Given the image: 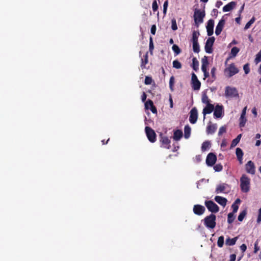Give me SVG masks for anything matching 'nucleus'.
Masks as SVG:
<instances>
[{
	"label": "nucleus",
	"instance_id": "8",
	"mask_svg": "<svg viewBox=\"0 0 261 261\" xmlns=\"http://www.w3.org/2000/svg\"><path fill=\"white\" fill-rule=\"evenodd\" d=\"M214 37H211L207 39L205 45V50L208 54H211L213 52V46L215 42Z\"/></svg>",
	"mask_w": 261,
	"mask_h": 261
},
{
	"label": "nucleus",
	"instance_id": "51",
	"mask_svg": "<svg viewBox=\"0 0 261 261\" xmlns=\"http://www.w3.org/2000/svg\"><path fill=\"white\" fill-rule=\"evenodd\" d=\"M231 207L232 208V213H236L237 212L239 206L237 204H236V203H233L231 205Z\"/></svg>",
	"mask_w": 261,
	"mask_h": 261
},
{
	"label": "nucleus",
	"instance_id": "59",
	"mask_svg": "<svg viewBox=\"0 0 261 261\" xmlns=\"http://www.w3.org/2000/svg\"><path fill=\"white\" fill-rule=\"evenodd\" d=\"M147 95L146 93L144 92L141 96V99L143 102H144L146 99Z\"/></svg>",
	"mask_w": 261,
	"mask_h": 261
},
{
	"label": "nucleus",
	"instance_id": "22",
	"mask_svg": "<svg viewBox=\"0 0 261 261\" xmlns=\"http://www.w3.org/2000/svg\"><path fill=\"white\" fill-rule=\"evenodd\" d=\"M215 200L223 206H225L226 205L227 201L226 198L220 196H215Z\"/></svg>",
	"mask_w": 261,
	"mask_h": 261
},
{
	"label": "nucleus",
	"instance_id": "57",
	"mask_svg": "<svg viewBox=\"0 0 261 261\" xmlns=\"http://www.w3.org/2000/svg\"><path fill=\"white\" fill-rule=\"evenodd\" d=\"M245 74H248L250 71L249 66H243Z\"/></svg>",
	"mask_w": 261,
	"mask_h": 261
},
{
	"label": "nucleus",
	"instance_id": "49",
	"mask_svg": "<svg viewBox=\"0 0 261 261\" xmlns=\"http://www.w3.org/2000/svg\"><path fill=\"white\" fill-rule=\"evenodd\" d=\"M208 64L207 57L206 56H204L201 60V65H207Z\"/></svg>",
	"mask_w": 261,
	"mask_h": 261
},
{
	"label": "nucleus",
	"instance_id": "31",
	"mask_svg": "<svg viewBox=\"0 0 261 261\" xmlns=\"http://www.w3.org/2000/svg\"><path fill=\"white\" fill-rule=\"evenodd\" d=\"M247 214V211L246 210L242 211L239 214L238 219L239 221L241 222L243 220L244 217Z\"/></svg>",
	"mask_w": 261,
	"mask_h": 261
},
{
	"label": "nucleus",
	"instance_id": "45",
	"mask_svg": "<svg viewBox=\"0 0 261 261\" xmlns=\"http://www.w3.org/2000/svg\"><path fill=\"white\" fill-rule=\"evenodd\" d=\"M239 51V49L237 47H233L231 49V54L232 56H236Z\"/></svg>",
	"mask_w": 261,
	"mask_h": 261
},
{
	"label": "nucleus",
	"instance_id": "39",
	"mask_svg": "<svg viewBox=\"0 0 261 261\" xmlns=\"http://www.w3.org/2000/svg\"><path fill=\"white\" fill-rule=\"evenodd\" d=\"M255 21V18L254 17H252L245 25V27H244V29L245 30H247V29H248L251 25L254 23V22Z\"/></svg>",
	"mask_w": 261,
	"mask_h": 261
},
{
	"label": "nucleus",
	"instance_id": "11",
	"mask_svg": "<svg viewBox=\"0 0 261 261\" xmlns=\"http://www.w3.org/2000/svg\"><path fill=\"white\" fill-rule=\"evenodd\" d=\"M217 161V156L214 153H210L206 159V163L208 166H213Z\"/></svg>",
	"mask_w": 261,
	"mask_h": 261
},
{
	"label": "nucleus",
	"instance_id": "9",
	"mask_svg": "<svg viewBox=\"0 0 261 261\" xmlns=\"http://www.w3.org/2000/svg\"><path fill=\"white\" fill-rule=\"evenodd\" d=\"M191 81L192 89L194 90H199L201 86V83L198 80L196 75L194 73L192 74Z\"/></svg>",
	"mask_w": 261,
	"mask_h": 261
},
{
	"label": "nucleus",
	"instance_id": "41",
	"mask_svg": "<svg viewBox=\"0 0 261 261\" xmlns=\"http://www.w3.org/2000/svg\"><path fill=\"white\" fill-rule=\"evenodd\" d=\"M154 49L153 39L152 37H150L149 38V49L150 53L152 54L153 50Z\"/></svg>",
	"mask_w": 261,
	"mask_h": 261
},
{
	"label": "nucleus",
	"instance_id": "60",
	"mask_svg": "<svg viewBox=\"0 0 261 261\" xmlns=\"http://www.w3.org/2000/svg\"><path fill=\"white\" fill-rule=\"evenodd\" d=\"M246 110H247V107H244L242 110L241 116H245L246 113Z\"/></svg>",
	"mask_w": 261,
	"mask_h": 261
},
{
	"label": "nucleus",
	"instance_id": "36",
	"mask_svg": "<svg viewBox=\"0 0 261 261\" xmlns=\"http://www.w3.org/2000/svg\"><path fill=\"white\" fill-rule=\"evenodd\" d=\"M199 35V32H196V31H193L192 33V41L193 42H198V36Z\"/></svg>",
	"mask_w": 261,
	"mask_h": 261
},
{
	"label": "nucleus",
	"instance_id": "48",
	"mask_svg": "<svg viewBox=\"0 0 261 261\" xmlns=\"http://www.w3.org/2000/svg\"><path fill=\"white\" fill-rule=\"evenodd\" d=\"M152 81V78L147 76L145 77L144 83L145 85H150L151 84Z\"/></svg>",
	"mask_w": 261,
	"mask_h": 261
},
{
	"label": "nucleus",
	"instance_id": "56",
	"mask_svg": "<svg viewBox=\"0 0 261 261\" xmlns=\"http://www.w3.org/2000/svg\"><path fill=\"white\" fill-rule=\"evenodd\" d=\"M215 71H216V68L214 67L212 69H211V73L212 74V76L213 78H214L215 79Z\"/></svg>",
	"mask_w": 261,
	"mask_h": 261
},
{
	"label": "nucleus",
	"instance_id": "28",
	"mask_svg": "<svg viewBox=\"0 0 261 261\" xmlns=\"http://www.w3.org/2000/svg\"><path fill=\"white\" fill-rule=\"evenodd\" d=\"M241 136V134H240L237 137V138H236L232 141L230 145V148H233L235 147L239 143V142L240 141Z\"/></svg>",
	"mask_w": 261,
	"mask_h": 261
},
{
	"label": "nucleus",
	"instance_id": "20",
	"mask_svg": "<svg viewBox=\"0 0 261 261\" xmlns=\"http://www.w3.org/2000/svg\"><path fill=\"white\" fill-rule=\"evenodd\" d=\"M216 124H212L211 122H210L206 127V133L207 134H213L216 132Z\"/></svg>",
	"mask_w": 261,
	"mask_h": 261
},
{
	"label": "nucleus",
	"instance_id": "35",
	"mask_svg": "<svg viewBox=\"0 0 261 261\" xmlns=\"http://www.w3.org/2000/svg\"><path fill=\"white\" fill-rule=\"evenodd\" d=\"M172 50H173V51L174 52L175 54L176 55H178L181 52V49H180V48L178 47V45H176V44H174L173 46H172Z\"/></svg>",
	"mask_w": 261,
	"mask_h": 261
},
{
	"label": "nucleus",
	"instance_id": "21",
	"mask_svg": "<svg viewBox=\"0 0 261 261\" xmlns=\"http://www.w3.org/2000/svg\"><path fill=\"white\" fill-rule=\"evenodd\" d=\"M183 133L181 130L176 129L174 130L173 139L176 141H178L180 140L182 137Z\"/></svg>",
	"mask_w": 261,
	"mask_h": 261
},
{
	"label": "nucleus",
	"instance_id": "63",
	"mask_svg": "<svg viewBox=\"0 0 261 261\" xmlns=\"http://www.w3.org/2000/svg\"><path fill=\"white\" fill-rule=\"evenodd\" d=\"M252 113L254 114V116L256 117L257 116V111L255 108H254L252 110Z\"/></svg>",
	"mask_w": 261,
	"mask_h": 261
},
{
	"label": "nucleus",
	"instance_id": "15",
	"mask_svg": "<svg viewBox=\"0 0 261 261\" xmlns=\"http://www.w3.org/2000/svg\"><path fill=\"white\" fill-rule=\"evenodd\" d=\"M214 20L210 19L207 23L206 27L207 35L209 36H212L214 33Z\"/></svg>",
	"mask_w": 261,
	"mask_h": 261
},
{
	"label": "nucleus",
	"instance_id": "10",
	"mask_svg": "<svg viewBox=\"0 0 261 261\" xmlns=\"http://www.w3.org/2000/svg\"><path fill=\"white\" fill-rule=\"evenodd\" d=\"M239 72L236 66H229L224 70V74L228 77H230Z\"/></svg>",
	"mask_w": 261,
	"mask_h": 261
},
{
	"label": "nucleus",
	"instance_id": "6",
	"mask_svg": "<svg viewBox=\"0 0 261 261\" xmlns=\"http://www.w3.org/2000/svg\"><path fill=\"white\" fill-rule=\"evenodd\" d=\"M160 142L161 144V147L164 148L169 149L171 148V141L167 136H164L162 134L160 135Z\"/></svg>",
	"mask_w": 261,
	"mask_h": 261
},
{
	"label": "nucleus",
	"instance_id": "18",
	"mask_svg": "<svg viewBox=\"0 0 261 261\" xmlns=\"http://www.w3.org/2000/svg\"><path fill=\"white\" fill-rule=\"evenodd\" d=\"M148 105H150V111L153 114H157V110L153 105V101L150 99H148L145 103V107L146 109H148Z\"/></svg>",
	"mask_w": 261,
	"mask_h": 261
},
{
	"label": "nucleus",
	"instance_id": "34",
	"mask_svg": "<svg viewBox=\"0 0 261 261\" xmlns=\"http://www.w3.org/2000/svg\"><path fill=\"white\" fill-rule=\"evenodd\" d=\"M201 100H202V102L204 103H205L206 105H207V103H210V100L205 93H204L202 94Z\"/></svg>",
	"mask_w": 261,
	"mask_h": 261
},
{
	"label": "nucleus",
	"instance_id": "32",
	"mask_svg": "<svg viewBox=\"0 0 261 261\" xmlns=\"http://www.w3.org/2000/svg\"><path fill=\"white\" fill-rule=\"evenodd\" d=\"M235 219L234 213H230L228 214L227 222L229 224H231Z\"/></svg>",
	"mask_w": 261,
	"mask_h": 261
},
{
	"label": "nucleus",
	"instance_id": "50",
	"mask_svg": "<svg viewBox=\"0 0 261 261\" xmlns=\"http://www.w3.org/2000/svg\"><path fill=\"white\" fill-rule=\"evenodd\" d=\"M208 66H201L202 70L204 72V75L205 77H207L209 76V73L206 71L207 68Z\"/></svg>",
	"mask_w": 261,
	"mask_h": 261
},
{
	"label": "nucleus",
	"instance_id": "52",
	"mask_svg": "<svg viewBox=\"0 0 261 261\" xmlns=\"http://www.w3.org/2000/svg\"><path fill=\"white\" fill-rule=\"evenodd\" d=\"M256 222L257 223H260L261 222V207L258 210V214Z\"/></svg>",
	"mask_w": 261,
	"mask_h": 261
},
{
	"label": "nucleus",
	"instance_id": "53",
	"mask_svg": "<svg viewBox=\"0 0 261 261\" xmlns=\"http://www.w3.org/2000/svg\"><path fill=\"white\" fill-rule=\"evenodd\" d=\"M156 27L155 24L151 26L150 32L152 35H155L156 32Z\"/></svg>",
	"mask_w": 261,
	"mask_h": 261
},
{
	"label": "nucleus",
	"instance_id": "2",
	"mask_svg": "<svg viewBox=\"0 0 261 261\" xmlns=\"http://www.w3.org/2000/svg\"><path fill=\"white\" fill-rule=\"evenodd\" d=\"M216 216L214 214H211L203 219L204 224L206 227L213 229L216 225Z\"/></svg>",
	"mask_w": 261,
	"mask_h": 261
},
{
	"label": "nucleus",
	"instance_id": "47",
	"mask_svg": "<svg viewBox=\"0 0 261 261\" xmlns=\"http://www.w3.org/2000/svg\"><path fill=\"white\" fill-rule=\"evenodd\" d=\"M168 6V1L166 0L163 4V13L166 15Z\"/></svg>",
	"mask_w": 261,
	"mask_h": 261
},
{
	"label": "nucleus",
	"instance_id": "14",
	"mask_svg": "<svg viewBox=\"0 0 261 261\" xmlns=\"http://www.w3.org/2000/svg\"><path fill=\"white\" fill-rule=\"evenodd\" d=\"M193 211L195 215L200 216L204 213L205 208L201 205L196 204L194 205Z\"/></svg>",
	"mask_w": 261,
	"mask_h": 261
},
{
	"label": "nucleus",
	"instance_id": "30",
	"mask_svg": "<svg viewBox=\"0 0 261 261\" xmlns=\"http://www.w3.org/2000/svg\"><path fill=\"white\" fill-rule=\"evenodd\" d=\"M193 50L194 52L198 53L200 51L199 45L198 42H193Z\"/></svg>",
	"mask_w": 261,
	"mask_h": 261
},
{
	"label": "nucleus",
	"instance_id": "13",
	"mask_svg": "<svg viewBox=\"0 0 261 261\" xmlns=\"http://www.w3.org/2000/svg\"><path fill=\"white\" fill-rule=\"evenodd\" d=\"M246 171L248 173L254 175L255 173V168L254 163L249 161L245 165Z\"/></svg>",
	"mask_w": 261,
	"mask_h": 261
},
{
	"label": "nucleus",
	"instance_id": "54",
	"mask_svg": "<svg viewBox=\"0 0 261 261\" xmlns=\"http://www.w3.org/2000/svg\"><path fill=\"white\" fill-rule=\"evenodd\" d=\"M192 65H199V62L197 59L194 57L192 59Z\"/></svg>",
	"mask_w": 261,
	"mask_h": 261
},
{
	"label": "nucleus",
	"instance_id": "19",
	"mask_svg": "<svg viewBox=\"0 0 261 261\" xmlns=\"http://www.w3.org/2000/svg\"><path fill=\"white\" fill-rule=\"evenodd\" d=\"M214 110V106L211 103H207L206 107L203 109L202 113L204 115V119H205V115L206 114L211 113Z\"/></svg>",
	"mask_w": 261,
	"mask_h": 261
},
{
	"label": "nucleus",
	"instance_id": "23",
	"mask_svg": "<svg viewBox=\"0 0 261 261\" xmlns=\"http://www.w3.org/2000/svg\"><path fill=\"white\" fill-rule=\"evenodd\" d=\"M236 5V2H231L224 6L223 8V11L224 12H229L232 10Z\"/></svg>",
	"mask_w": 261,
	"mask_h": 261
},
{
	"label": "nucleus",
	"instance_id": "61",
	"mask_svg": "<svg viewBox=\"0 0 261 261\" xmlns=\"http://www.w3.org/2000/svg\"><path fill=\"white\" fill-rule=\"evenodd\" d=\"M259 250V247L257 246V243H255L254 244V252L256 253Z\"/></svg>",
	"mask_w": 261,
	"mask_h": 261
},
{
	"label": "nucleus",
	"instance_id": "55",
	"mask_svg": "<svg viewBox=\"0 0 261 261\" xmlns=\"http://www.w3.org/2000/svg\"><path fill=\"white\" fill-rule=\"evenodd\" d=\"M240 249L241 250V251L244 252H245L246 249H247V246L245 244H243L242 245H241L240 246Z\"/></svg>",
	"mask_w": 261,
	"mask_h": 261
},
{
	"label": "nucleus",
	"instance_id": "40",
	"mask_svg": "<svg viewBox=\"0 0 261 261\" xmlns=\"http://www.w3.org/2000/svg\"><path fill=\"white\" fill-rule=\"evenodd\" d=\"M254 62L256 64H257L260 62H261V50L256 55ZM260 65H261V64Z\"/></svg>",
	"mask_w": 261,
	"mask_h": 261
},
{
	"label": "nucleus",
	"instance_id": "46",
	"mask_svg": "<svg viewBox=\"0 0 261 261\" xmlns=\"http://www.w3.org/2000/svg\"><path fill=\"white\" fill-rule=\"evenodd\" d=\"M226 128L225 126H221L219 130L218 136H221L223 133H226Z\"/></svg>",
	"mask_w": 261,
	"mask_h": 261
},
{
	"label": "nucleus",
	"instance_id": "27",
	"mask_svg": "<svg viewBox=\"0 0 261 261\" xmlns=\"http://www.w3.org/2000/svg\"><path fill=\"white\" fill-rule=\"evenodd\" d=\"M225 189V184H220L217 186V187L216 189L215 192L217 194L220 193H222L224 191Z\"/></svg>",
	"mask_w": 261,
	"mask_h": 261
},
{
	"label": "nucleus",
	"instance_id": "37",
	"mask_svg": "<svg viewBox=\"0 0 261 261\" xmlns=\"http://www.w3.org/2000/svg\"><path fill=\"white\" fill-rule=\"evenodd\" d=\"M224 245V237L220 236L218 238L217 245L219 247H222Z\"/></svg>",
	"mask_w": 261,
	"mask_h": 261
},
{
	"label": "nucleus",
	"instance_id": "24",
	"mask_svg": "<svg viewBox=\"0 0 261 261\" xmlns=\"http://www.w3.org/2000/svg\"><path fill=\"white\" fill-rule=\"evenodd\" d=\"M236 153L240 164H242L243 163V156L244 154L242 150L240 148H237L236 150Z\"/></svg>",
	"mask_w": 261,
	"mask_h": 261
},
{
	"label": "nucleus",
	"instance_id": "42",
	"mask_svg": "<svg viewBox=\"0 0 261 261\" xmlns=\"http://www.w3.org/2000/svg\"><path fill=\"white\" fill-rule=\"evenodd\" d=\"M171 28L173 31H176L177 29L176 21L175 18L171 20Z\"/></svg>",
	"mask_w": 261,
	"mask_h": 261
},
{
	"label": "nucleus",
	"instance_id": "17",
	"mask_svg": "<svg viewBox=\"0 0 261 261\" xmlns=\"http://www.w3.org/2000/svg\"><path fill=\"white\" fill-rule=\"evenodd\" d=\"M223 113V106L217 105L215 108L214 116L216 118H219L222 117Z\"/></svg>",
	"mask_w": 261,
	"mask_h": 261
},
{
	"label": "nucleus",
	"instance_id": "62",
	"mask_svg": "<svg viewBox=\"0 0 261 261\" xmlns=\"http://www.w3.org/2000/svg\"><path fill=\"white\" fill-rule=\"evenodd\" d=\"M222 2L220 1H217L216 4V7L217 8H220V6L222 5Z\"/></svg>",
	"mask_w": 261,
	"mask_h": 261
},
{
	"label": "nucleus",
	"instance_id": "5",
	"mask_svg": "<svg viewBox=\"0 0 261 261\" xmlns=\"http://www.w3.org/2000/svg\"><path fill=\"white\" fill-rule=\"evenodd\" d=\"M145 130L148 140L151 143L155 142L156 140V135L154 130L149 126H146Z\"/></svg>",
	"mask_w": 261,
	"mask_h": 261
},
{
	"label": "nucleus",
	"instance_id": "43",
	"mask_svg": "<svg viewBox=\"0 0 261 261\" xmlns=\"http://www.w3.org/2000/svg\"><path fill=\"white\" fill-rule=\"evenodd\" d=\"M223 166L220 164H216L214 166V169L216 172H220L222 170Z\"/></svg>",
	"mask_w": 261,
	"mask_h": 261
},
{
	"label": "nucleus",
	"instance_id": "26",
	"mask_svg": "<svg viewBox=\"0 0 261 261\" xmlns=\"http://www.w3.org/2000/svg\"><path fill=\"white\" fill-rule=\"evenodd\" d=\"M237 239H238V237H234L232 239H230V238H228L226 239L225 243L227 245H229V246L234 245L236 244Z\"/></svg>",
	"mask_w": 261,
	"mask_h": 261
},
{
	"label": "nucleus",
	"instance_id": "64",
	"mask_svg": "<svg viewBox=\"0 0 261 261\" xmlns=\"http://www.w3.org/2000/svg\"><path fill=\"white\" fill-rule=\"evenodd\" d=\"M173 65H181V64L178 61L175 60L173 62Z\"/></svg>",
	"mask_w": 261,
	"mask_h": 261
},
{
	"label": "nucleus",
	"instance_id": "38",
	"mask_svg": "<svg viewBox=\"0 0 261 261\" xmlns=\"http://www.w3.org/2000/svg\"><path fill=\"white\" fill-rule=\"evenodd\" d=\"M157 1H159L160 2L159 0H153L152 4V8L154 12H156L158 10L159 6Z\"/></svg>",
	"mask_w": 261,
	"mask_h": 261
},
{
	"label": "nucleus",
	"instance_id": "12",
	"mask_svg": "<svg viewBox=\"0 0 261 261\" xmlns=\"http://www.w3.org/2000/svg\"><path fill=\"white\" fill-rule=\"evenodd\" d=\"M198 118V112L197 109L194 107L193 108L190 112L189 121L191 123L195 124Z\"/></svg>",
	"mask_w": 261,
	"mask_h": 261
},
{
	"label": "nucleus",
	"instance_id": "29",
	"mask_svg": "<svg viewBox=\"0 0 261 261\" xmlns=\"http://www.w3.org/2000/svg\"><path fill=\"white\" fill-rule=\"evenodd\" d=\"M210 146H211L210 142L208 141H205L202 144L201 150L202 151H205L206 150H207L208 149H209Z\"/></svg>",
	"mask_w": 261,
	"mask_h": 261
},
{
	"label": "nucleus",
	"instance_id": "4",
	"mask_svg": "<svg viewBox=\"0 0 261 261\" xmlns=\"http://www.w3.org/2000/svg\"><path fill=\"white\" fill-rule=\"evenodd\" d=\"M225 96L227 98L237 97L239 96L237 89L235 87L226 86L225 90Z\"/></svg>",
	"mask_w": 261,
	"mask_h": 261
},
{
	"label": "nucleus",
	"instance_id": "7",
	"mask_svg": "<svg viewBox=\"0 0 261 261\" xmlns=\"http://www.w3.org/2000/svg\"><path fill=\"white\" fill-rule=\"evenodd\" d=\"M204 204L208 210L212 213H217L219 211V206L212 200H206Z\"/></svg>",
	"mask_w": 261,
	"mask_h": 261
},
{
	"label": "nucleus",
	"instance_id": "1",
	"mask_svg": "<svg viewBox=\"0 0 261 261\" xmlns=\"http://www.w3.org/2000/svg\"><path fill=\"white\" fill-rule=\"evenodd\" d=\"M250 179L245 174L242 175L240 178V187L242 191L248 192L250 190Z\"/></svg>",
	"mask_w": 261,
	"mask_h": 261
},
{
	"label": "nucleus",
	"instance_id": "44",
	"mask_svg": "<svg viewBox=\"0 0 261 261\" xmlns=\"http://www.w3.org/2000/svg\"><path fill=\"white\" fill-rule=\"evenodd\" d=\"M174 83V77L172 76L169 80V87L171 91H173V85Z\"/></svg>",
	"mask_w": 261,
	"mask_h": 261
},
{
	"label": "nucleus",
	"instance_id": "3",
	"mask_svg": "<svg viewBox=\"0 0 261 261\" xmlns=\"http://www.w3.org/2000/svg\"><path fill=\"white\" fill-rule=\"evenodd\" d=\"M205 16L204 11H201L200 10L196 9L194 14V19L197 27L199 25V23L203 22V18Z\"/></svg>",
	"mask_w": 261,
	"mask_h": 261
},
{
	"label": "nucleus",
	"instance_id": "33",
	"mask_svg": "<svg viewBox=\"0 0 261 261\" xmlns=\"http://www.w3.org/2000/svg\"><path fill=\"white\" fill-rule=\"evenodd\" d=\"M239 121H240L239 125L241 127H244L245 126L246 122L247 121V119H246L245 116H241V117L239 119Z\"/></svg>",
	"mask_w": 261,
	"mask_h": 261
},
{
	"label": "nucleus",
	"instance_id": "16",
	"mask_svg": "<svg viewBox=\"0 0 261 261\" xmlns=\"http://www.w3.org/2000/svg\"><path fill=\"white\" fill-rule=\"evenodd\" d=\"M225 21L223 19H221L218 22V24L216 26L215 30V34L216 35H219L225 25Z\"/></svg>",
	"mask_w": 261,
	"mask_h": 261
},
{
	"label": "nucleus",
	"instance_id": "25",
	"mask_svg": "<svg viewBox=\"0 0 261 261\" xmlns=\"http://www.w3.org/2000/svg\"><path fill=\"white\" fill-rule=\"evenodd\" d=\"M191 127H190V126L189 125H187L185 126L184 137L186 139H188L190 137V134H191Z\"/></svg>",
	"mask_w": 261,
	"mask_h": 261
},
{
	"label": "nucleus",
	"instance_id": "58",
	"mask_svg": "<svg viewBox=\"0 0 261 261\" xmlns=\"http://www.w3.org/2000/svg\"><path fill=\"white\" fill-rule=\"evenodd\" d=\"M236 259V255L235 254H232L230 255L229 261H235Z\"/></svg>",
	"mask_w": 261,
	"mask_h": 261
}]
</instances>
